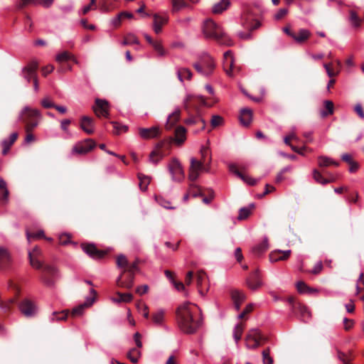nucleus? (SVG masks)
<instances>
[{
  "label": "nucleus",
  "instance_id": "obj_1",
  "mask_svg": "<svg viewBox=\"0 0 364 364\" xmlns=\"http://www.w3.org/2000/svg\"><path fill=\"white\" fill-rule=\"evenodd\" d=\"M177 323L186 333H193L200 325V309L194 304L184 302L177 309Z\"/></svg>",
  "mask_w": 364,
  "mask_h": 364
},
{
  "label": "nucleus",
  "instance_id": "obj_2",
  "mask_svg": "<svg viewBox=\"0 0 364 364\" xmlns=\"http://www.w3.org/2000/svg\"><path fill=\"white\" fill-rule=\"evenodd\" d=\"M203 33L206 38H213L221 44L231 46L232 41L225 35L222 27L212 19H207L203 22Z\"/></svg>",
  "mask_w": 364,
  "mask_h": 364
},
{
  "label": "nucleus",
  "instance_id": "obj_3",
  "mask_svg": "<svg viewBox=\"0 0 364 364\" xmlns=\"http://www.w3.org/2000/svg\"><path fill=\"white\" fill-rule=\"evenodd\" d=\"M41 118V114L37 109L31 108L26 106L23 108L19 114L18 119L26 123V132H32L39 123Z\"/></svg>",
  "mask_w": 364,
  "mask_h": 364
},
{
  "label": "nucleus",
  "instance_id": "obj_4",
  "mask_svg": "<svg viewBox=\"0 0 364 364\" xmlns=\"http://www.w3.org/2000/svg\"><path fill=\"white\" fill-rule=\"evenodd\" d=\"M198 73L204 76L211 75L215 68L213 59L208 55H204L198 63L193 64Z\"/></svg>",
  "mask_w": 364,
  "mask_h": 364
},
{
  "label": "nucleus",
  "instance_id": "obj_5",
  "mask_svg": "<svg viewBox=\"0 0 364 364\" xmlns=\"http://www.w3.org/2000/svg\"><path fill=\"white\" fill-rule=\"evenodd\" d=\"M168 169L173 181L181 182L184 179L185 173L183 167L177 159H171L168 165Z\"/></svg>",
  "mask_w": 364,
  "mask_h": 364
},
{
  "label": "nucleus",
  "instance_id": "obj_6",
  "mask_svg": "<svg viewBox=\"0 0 364 364\" xmlns=\"http://www.w3.org/2000/svg\"><path fill=\"white\" fill-rule=\"evenodd\" d=\"M208 171V166L195 158L191 159L188 178L191 181H196L201 172Z\"/></svg>",
  "mask_w": 364,
  "mask_h": 364
},
{
  "label": "nucleus",
  "instance_id": "obj_7",
  "mask_svg": "<svg viewBox=\"0 0 364 364\" xmlns=\"http://www.w3.org/2000/svg\"><path fill=\"white\" fill-rule=\"evenodd\" d=\"M263 339L264 337L258 329H251L245 337V346L248 349H255Z\"/></svg>",
  "mask_w": 364,
  "mask_h": 364
},
{
  "label": "nucleus",
  "instance_id": "obj_8",
  "mask_svg": "<svg viewBox=\"0 0 364 364\" xmlns=\"http://www.w3.org/2000/svg\"><path fill=\"white\" fill-rule=\"evenodd\" d=\"M96 146V143L91 139H87L84 141L76 143L73 149V154L84 155L89 153Z\"/></svg>",
  "mask_w": 364,
  "mask_h": 364
},
{
  "label": "nucleus",
  "instance_id": "obj_9",
  "mask_svg": "<svg viewBox=\"0 0 364 364\" xmlns=\"http://www.w3.org/2000/svg\"><path fill=\"white\" fill-rule=\"evenodd\" d=\"M109 105L105 100L96 99L95 105L93 106V111L97 117H109Z\"/></svg>",
  "mask_w": 364,
  "mask_h": 364
},
{
  "label": "nucleus",
  "instance_id": "obj_10",
  "mask_svg": "<svg viewBox=\"0 0 364 364\" xmlns=\"http://www.w3.org/2000/svg\"><path fill=\"white\" fill-rule=\"evenodd\" d=\"M138 132L139 136L146 140L157 138L161 134V129L158 126L149 128L139 127Z\"/></svg>",
  "mask_w": 364,
  "mask_h": 364
},
{
  "label": "nucleus",
  "instance_id": "obj_11",
  "mask_svg": "<svg viewBox=\"0 0 364 364\" xmlns=\"http://www.w3.org/2000/svg\"><path fill=\"white\" fill-rule=\"evenodd\" d=\"M241 24L244 28L252 31L259 27L260 23L255 18L252 14H244L242 16Z\"/></svg>",
  "mask_w": 364,
  "mask_h": 364
},
{
  "label": "nucleus",
  "instance_id": "obj_12",
  "mask_svg": "<svg viewBox=\"0 0 364 364\" xmlns=\"http://www.w3.org/2000/svg\"><path fill=\"white\" fill-rule=\"evenodd\" d=\"M164 144V141L158 143L154 149L150 153L149 158L150 163L156 165L165 156L166 154L162 150Z\"/></svg>",
  "mask_w": 364,
  "mask_h": 364
},
{
  "label": "nucleus",
  "instance_id": "obj_13",
  "mask_svg": "<svg viewBox=\"0 0 364 364\" xmlns=\"http://www.w3.org/2000/svg\"><path fill=\"white\" fill-rule=\"evenodd\" d=\"M38 68V63L36 62H31L26 66L22 68L21 75L28 82H31L35 77H37L36 70Z\"/></svg>",
  "mask_w": 364,
  "mask_h": 364
},
{
  "label": "nucleus",
  "instance_id": "obj_14",
  "mask_svg": "<svg viewBox=\"0 0 364 364\" xmlns=\"http://www.w3.org/2000/svg\"><path fill=\"white\" fill-rule=\"evenodd\" d=\"M21 312L27 317L34 316L37 312L36 306L29 300L25 299L19 304Z\"/></svg>",
  "mask_w": 364,
  "mask_h": 364
},
{
  "label": "nucleus",
  "instance_id": "obj_15",
  "mask_svg": "<svg viewBox=\"0 0 364 364\" xmlns=\"http://www.w3.org/2000/svg\"><path fill=\"white\" fill-rule=\"evenodd\" d=\"M224 60H223V66L225 70V73L228 75L232 77V68L234 65V56L233 53L231 50H227L224 53L223 55Z\"/></svg>",
  "mask_w": 364,
  "mask_h": 364
},
{
  "label": "nucleus",
  "instance_id": "obj_16",
  "mask_svg": "<svg viewBox=\"0 0 364 364\" xmlns=\"http://www.w3.org/2000/svg\"><path fill=\"white\" fill-rule=\"evenodd\" d=\"M196 279L198 292L202 296H204L206 292L208 291V286L205 285V287H203V284L206 283L207 279L205 273L203 271L198 272L196 276Z\"/></svg>",
  "mask_w": 364,
  "mask_h": 364
},
{
  "label": "nucleus",
  "instance_id": "obj_17",
  "mask_svg": "<svg viewBox=\"0 0 364 364\" xmlns=\"http://www.w3.org/2000/svg\"><path fill=\"white\" fill-rule=\"evenodd\" d=\"M122 272L117 279V284L118 287L125 289H131L134 285V275L127 273V276L124 277Z\"/></svg>",
  "mask_w": 364,
  "mask_h": 364
},
{
  "label": "nucleus",
  "instance_id": "obj_18",
  "mask_svg": "<svg viewBox=\"0 0 364 364\" xmlns=\"http://www.w3.org/2000/svg\"><path fill=\"white\" fill-rule=\"evenodd\" d=\"M181 109L176 107L174 110L168 115L165 123V128L167 130L171 129L181 119Z\"/></svg>",
  "mask_w": 364,
  "mask_h": 364
},
{
  "label": "nucleus",
  "instance_id": "obj_19",
  "mask_svg": "<svg viewBox=\"0 0 364 364\" xmlns=\"http://www.w3.org/2000/svg\"><path fill=\"white\" fill-rule=\"evenodd\" d=\"M94 302H95L94 296L87 297L85 301L83 304H80L73 309L72 313H71L72 316H80L82 315L85 309L86 308L91 306Z\"/></svg>",
  "mask_w": 364,
  "mask_h": 364
},
{
  "label": "nucleus",
  "instance_id": "obj_20",
  "mask_svg": "<svg viewBox=\"0 0 364 364\" xmlns=\"http://www.w3.org/2000/svg\"><path fill=\"white\" fill-rule=\"evenodd\" d=\"M151 318L153 324L156 326L164 327L165 323V311L159 309L152 312Z\"/></svg>",
  "mask_w": 364,
  "mask_h": 364
},
{
  "label": "nucleus",
  "instance_id": "obj_21",
  "mask_svg": "<svg viewBox=\"0 0 364 364\" xmlns=\"http://www.w3.org/2000/svg\"><path fill=\"white\" fill-rule=\"evenodd\" d=\"M153 29L154 32L158 34L161 32L162 26L168 22V18L166 16H161L156 14L153 15Z\"/></svg>",
  "mask_w": 364,
  "mask_h": 364
},
{
  "label": "nucleus",
  "instance_id": "obj_22",
  "mask_svg": "<svg viewBox=\"0 0 364 364\" xmlns=\"http://www.w3.org/2000/svg\"><path fill=\"white\" fill-rule=\"evenodd\" d=\"M247 286L252 290H256L262 285L257 270L255 271L247 280Z\"/></svg>",
  "mask_w": 364,
  "mask_h": 364
},
{
  "label": "nucleus",
  "instance_id": "obj_23",
  "mask_svg": "<svg viewBox=\"0 0 364 364\" xmlns=\"http://www.w3.org/2000/svg\"><path fill=\"white\" fill-rule=\"evenodd\" d=\"M230 5V0H220L213 5L211 11L214 14H220L226 11Z\"/></svg>",
  "mask_w": 364,
  "mask_h": 364
},
{
  "label": "nucleus",
  "instance_id": "obj_24",
  "mask_svg": "<svg viewBox=\"0 0 364 364\" xmlns=\"http://www.w3.org/2000/svg\"><path fill=\"white\" fill-rule=\"evenodd\" d=\"M232 300L237 310L240 309L241 304L245 300V294L237 289H233L230 292Z\"/></svg>",
  "mask_w": 364,
  "mask_h": 364
},
{
  "label": "nucleus",
  "instance_id": "obj_25",
  "mask_svg": "<svg viewBox=\"0 0 364 364\" xmlns=\"http://www.w3.org/2000/svg\"><path fill=\"white\" fill-rule=\"evenodd\" d=\"M291 254V250H274L269 254V259L271 262H276L279 260L287 259Z\"/></svg>",
  "mask_w": 364,
  "mask_h": 364
},
{
  "label": "nucleus",
  "instance_id": "obj_26",
  "mask_svg": "<svg viewBox=\"0 0 364 364\" xmlns=\"http://www.w3.org/2000/svg\"><path fill=\"white\" fill-rule=\"evenodd\" d=\"M82 248L86 254L92 258H100L104 255V253L98 250L93 245H82Z\"/></svg>",
  "mask_w": 364,
  "mask_h": 364
},
{
  "label": "nucleus",
  "instance_id": "obj_27",
  "mask_svg": "<svg viewBox=\"0 0 364 364\" xmlns=\"http://www.w3.org/2000/svg\"><path fill=\"white\" fill-rule=\"evenodd\" d=\"M80 127L87 134H92L94 132V123L92 118L84 116L81 119Z\"/></svg>",
  "mask_w": 364,
  "mask_h": 364
},
{
  "label": "nucleus",
  "instance_id": "obj_28",
  "mask_svg": "<svg viewBox=\"0 0 364 364\" xmlns=\"http://www.w3.org/2000/svg\"><path fill=\"white\" fill-rule=\"evenodd\" d=\"M240 123L247 127L248 126L250 122H252V110L250 109H248V108H243L240 110Z\"/></svg>",
  "mask_w": 364,
  "mask_h": 364
},
{
  "label": "nucleus",
  "instance_id": "obj_29",
  "mask_svg": "<svg viewBox=\"0 0 364 364\" xmlns=\"http://www.w3.org/2000/svg\"><path fill=\"white\" fill-rule=\"evenodd\" d=\"M186 139V129L182 127H177L175 129L174 141L177 145L182 144Z\"/></svg>",
  "mask_w": 364,
  "mask_h": 364
},
{
  "label": "nucleus",
  "instance_id": "obj_30",
  "mask_svg": "<svg viewBox=\"0 0 364 364\" xmlns=\"http://www.w3.org/2000/svg\"><path fill=\"white\" fill-rule=\"evenodd\" d=\"M318 164L320 167H328L331 165L338 166L339 163L330 157L326 156H319L318 157Z\"/></svg>",
  "mask_w": 364,
  "mask_h": 364
},
{
  "label": "nucleus",
  "instance_id": "obj_31",
  "mask_svg": "<svg viewBox=\"0 0 364 364\" xmlns=\"http://www.w3.org/2000/svg\"><path fill=\"white\" fill-rule=\"evenodd\" d=\"M348 21L350 26L354 28H359L363 22V19L360 18L357 13L353 10L349 12Z\"/></svg>",
  "mask_w": 364,
  "mask_h": 364
},
{
  "label": "nucleus",
  "instance_id": "obj_32",
  "mask_svg": "<svg viewBox=\"0 0 364 364\" xmlns=\"http://www.w3.org/2000/svg\"><path fill=\"white\" fill-rule=\"evenodd\" d=\"M55 60L59 63H62L68 60H73L76 63H77L74 55L68 51H63L60 53H58L55 57Z\"/></svg>",
  "mask_w": 364,
  "mask_h": 364
},
{
  "label": "nucleus",
  "instance_id": "obj_33",
  "mask_svg": "<svg viewBox=\"0 0 364 364\" xmlns=\"http://www.w3.org/2000/svg\"><path fill=\"white\" fill-rule=\"evenodd\" d=\"M178 79L183 82L184 79L191 80L192 77L191 71L186 68H178L176 70Z\"/></svg>",
  "mask_w": 364,
  "mask_h": 364
},
{
  "label": "nucleus",
  "instance_id": "obj_34",
  "mask_svg": "<svg viewBox=\"0 0 364 364\" xmlns=\"http://www.w3.org/2000/svg\"><path fill=\"white\" fill-rule=\"evenodd\" d=\"M201 161L203 163L209 166L211 162L210 151L207 146H202L200 149Z\"/></svg>",
  "mask_w": 364,
  "mask_h": 364
},
{
  "label": "nucleus",
  "instance_id": "obj_35",
  "mask_svg": "<svg viewBox=\"0 0 364 364\" xmlns=\"http://www.w3.org/2000/svg\"><path fill=\"white\" fill-rule=\"evenodd\" d=\"M310 36V31L307 29L301 28L298 33H294V40L297 43H302L307 40Z\"/></svg>",
  "mask_w": 364,
  "mask_h": 364
},
{
  "label": "nucleus",
  "instance_id": "obj_36",
  "mask_svg": "<svg viewBox=\"0 0 364 364\" xmlns=\"http://www.w3.org/2000/svg\"><path fill=\"white\" fill-rule=\"evenodd\" d=\"M117 294L118 296L117 298H112L111 299V300L114 303H121V302L129 303L133 299V296L130 293L122 294L120 292H117Z\"/></svg>",
  "mask_w": 364,
  "mask_h": 364
},
{
  "label": "nucleus",
  "instance_id": "obj_37",
  "mask_svg": "<svg viewBox=\"0 0 364 364\" xmlns=\"http://www.w3.org/2000/svg\"><path fill=\"white\" fill-rule=\"evenodd\" d=\"M185 123L188 125H192L198 123H201L202 127L201 129H204L205 127V120L198 114L197 116H193L190 114L189 117L185 120Z\"/></svg>",
  "mask_w": 364,
  "mask_h": 364
},
{
  "label": "nucleus",
  "instance_id": "obj_38",
  "mask_svg": "<svg viewBox=\"0 0 364 364\" xmlns=\"http://www.w3.org/2000/svg\"><path fill=\"white\" fill-rule=\"evenodd\" d=\"M43 275L42 276V279L47 284H50L51 283L49 281H47L46 279V274H50L51 276H56L58 274V269L54 266L47 265L43 268Z\"/></svg>",
  "mask_w": 364,
  "mask_h": 364
},
{
  "label": "nucleus",
  "instance_id": "obj_39",
  "mask_svg": "<svg viewBox=\"0 0 364 364\" xmlns=\"http://www.w3.org/2000/svg\"><path fill=\"white\" fill-rule=\"evenodd\" d=\"M268 249L267 239L265 237L262 243L252 247V252L256 255H259Z\"/></svg>",
  "mask_w": 364,
  "mask_h": 364
},
{
  "label": "nucleus",
  "instance_id": "obj_40",
  "mask_svg": "<svg viewBox=\"0 0 364 364\" xmlns=\"http://www.w3.org/2000/svg\"><path fill=\"white\" fill-rule=\"evenodd\" d=\"M172 13H176L188 6V4L185 0H171Z\"/></svg>",
  "mask_w": 364,
  "mask_h": 364
},
{
  "label": "nucleus",
  "instance_id": "obj_41",
  "mask_svg": "<svg viewBox=\"0 0 364 364\" xmlns=\"http://www.w3.org/2000/svg\"><path fill=\"white\" fill-rule=\"evenodd\" d=\"M68 315V311H62L60 312L54 311L51 314L50 317V321H64L67 318Z\"/></svg>",
  "mask_w": 364,
  "mask_h": 364
},
{
  "label": "nucleus",
  "instance_id": "obj_42",
  "mask_svg": "<svg viewBox=\"0 0 364 364\" xmlns=\"http://www.w3.org/2000/svg\"><path fill=\"white\" fill-rule=\"evenodd\" d=\"M243 330H244V326L241 323H237L235 326L233 332H232V336H233L234 340L236 342V343H237L239 342V341L241 339V336H242Z\"/></svg>",
  "mask_w": 364,
  "mask_h": 364
},
{
  "label": "nucleus",
  "instance_id": "obj_43",
  "mask_svg": "<svg viewBox=\"0 0 364 364\" xmlns=\"http://www.w3.org/2000/svg\"><path fill=\"white\" fill-rule=\"evenodd\" d=\"M10 255L7 250L0 247V267H3L9 262Z\"/></svg>",
  "mask_w": 364,
  "mask_h": 364
},
{
  "label": "nucleus",
  "instance_id": "obj_44",
  "mask_svg": "<svg viewBox=\"0 0 364 364\" xmlns=\"http://www.w3.org/2000/svg\"><path fill=\"white\" fill-rule=\"evenodd\" d=\"M313 178L317 183L323 185H326L331 181V180L324 178L322 174L316 169H314L313 171Z\"/></svg>",
  "mask_w": 364,
  "mask_h": 364
},
{
  "label": "nucleus",
  "instance_id": "obj_45",
  "mask_svg": "<svg viewBox=\"0 0 364 364\" xmlns=\"http://www.w3.org/2000/svg\"><path fill=\"white\" fill-rule=\"evenodd\" d=\"M254 204H251L250 207H244L240 208L238 215L239 220H245L248 218L251 213V210L254 208Z\"/></svg>",
  "mask_w": 364,
  "mask_h": 364
},
{
  "label": "nucleus",
  "instance_id": "obj_46",
  "mask_svg": "<svg viewBox=\"0 0 364 364\" xmlns=\"http://www.w3.org/2000/svg\"><path fill=\"white\" fill-rule=\"evenodd\" d=\"M138 178L139 180V186L140 189L142 191H146L147 189L148 185L150 183V178L142 174H139Z\"/></svg>",
  "mask_w": 364,
  "mask_h": 364
},
{
  "label": "nucleus",
  "instance_id": "obj_47",
  "mask_svg": "<svg viewBox=\"0 0 364 364\" xmlns=\"http://www.w3.org/2000/svg\"><path fill=\"white\" fill-rule=\"evenodd\" d=\"M325 108L326 110L321 111V115L325 117L329 114H331L333 112V104L331 101L326 100L324 102Z\"/></svg>",
  "mask_w": 364,
  "mask_h": 364
},
{
  "label": "nucleus",
  "instance_id": "obj_48",
  "mask_svg": "<svg viewBox=\"0 0 364 364\" xmlns=\"http://www.w3.org/2000/svg\"><path fill=\"white\" fill-rule=\"evenodd\" d=\"M140 351L136 348H133L127 353V358L134 363H136L140 357Z\"/></svg>",
  "mask_w": 364,
  "mask_h": 364
},
{
  "label": "nucleus",
  "instance_id": "obj_49",
  "mask_svg": "<svg viewBox=\"0 0 364 364\" xmlns=\"http://www.w3.org/2000/svg\"><path fill=\"white\" fill-rule=\"evenodd\" d=\"M0 189L3 190L2 200L7 202L9 199V190L6 187V183L3 178H0Z\"/></svg>",
  "mask_w": 364,
  "mask_h": 364
},
{
  "label": "nucleus",
  "instance_id": "obj_50",
  "mask_svg": "<svg viewBox=\"0 0 364 364\" xmlns=\"http://www.w3.org/2000/svg\"><path fill=\"white\" fill-rule=\"evenodd\" d=\"M112 124H113L114 133L115 134H119L122 132H126L128 129V127L126 125L119 124L115 122H112Z\"/></svg>",
  "mask_w": 364,
  "mask_h": 364
},
{
  "label": "nucleus",
  "instance_id": "obj_51",
  "mask_svg": "<svg viewBox=\"0 0 364 364\" xmlns=\"http://www.w3.org/2000/svg\"><path fill=\"white\" fill-rule=\"evenodd\" d=\"M151 46H153L156 52H157L159 55L164 56L166 55V51L161 41H156Z\"/></svg>",
  "mask_w": 364,
  "mask_h": 364
},
{
  "label": "nucleus",
  "instance_id": "obj_52",
  "mask_svg": "<svg viewBox=\"0 0 364 364\" xmlns=\"http://www.w3.org/2000/svg\"><path fill=\"white\" fill-rule=\"evenodd\" d=\"M28 258L30 260V264L32 267H33L36 269H40L43 268V263L39 259V257H28Z\"/></svg>",
  "mask_w": 364,
  "mask_h": 364
},
{
  "label": "nucleus",
  "instance_id": "obj_53",
  "mask_svg": "<svg viewBox=\"0 0 364 364\" xmlns=\"http://www.w3.org/2000/svg\"><path fill=\"white\" fill-rule=\"evenodd\" d=\"M41 105L46 109L48 108H53L55 106V103L53 101L50 99V97L46 96L44 97L41 102Z\"/></svg>",
  "mask_w": 364,
  "mask_h": 364
},
{
  "label": "nucleus",
  "instance_id": "obj_54",
  "mask_svg": "<svg viewBox=\"0 0 364 364\" xmlns=\"http://www.w3.org/2000/svg\"><path fill=\"white\" fill-rule=\"evenodd\" d=\"M194 97L195 96L192 95H187L183 100V108L188 114L190 112V104Z\"/></svg>",
  "mask_w": 364,
  "mask_h": 364
},
{
  "label": "nucleus",
  "instance_id": "obj_55",
  "mask_svg": "<svg viewBox=\"0 0 364 364\" xmlns=\"http://www.w3.org/2000/svg\"><path fill=\"white\" fill-rule=\"evenodd\" d=\"M262 362L264 364H273V359L269 355V349H265L262 353Z\"/></svg>",
  "mask_w": 364,
  "mask_h": 364
},
{
  "label": "nucleus",
  "instance_id": "obj_56",
  "mask_svg": "<svg viewBox=\"0 0 364 364\" xmlns=\"http://www.w3.org/2000/svg\"><path fill=\"white\" fill-rule=\"evenodd\" d=\"M296 310H298L304 318H309L310 316V313L308 309L301 303L296 304Z\"/></svg>",
  "mask_w": 364,
  "mask_h": 364
},
{
  "label": "nucleus",
  "instance_id": "obj_57",
  "mask_svg": "<svg viewBox=\"0 0 364 364\" xmlns=\"http://www.w3.org/2000/svg\"><path fill=\"white\" fill-rule=\"evenodd\" d=\"M117 264L119 267H124L126 269L128 265L127 257L123 255H119L117 258Z\"/></svg>",
  "mask_w": 364,
  "mask_h": 364
},
{
  "label": "nucleus",
  "instance_id": "obj_58",
  "mask_svg": "<svg viewBox=\"0 0 364 364\" xmlns=\"http://www.w3.org/2000/svg\"><path fill=\"white\" fill-rule=\"evenodd\" d=\"M296 289L301 294L307 293L308 291L310 290V287H309L304 282H298L296 283Z\"/></svg>",
  "mask_w": 364,
  "mask_h": 364
},
{
  "label": "nucleus",
  "instance_id": "obj_59",
  "mask_svg": "<svg viewBox=\"0 0 364 364\" xmlns=\"http://www.w3.org/2000/svg\"><path fill=\"white\" fill-rule=\"evenodd\" d=\"M223 119L222 117L219 115H214L213 116L210 124L213 127H216L218 126H220L223 124Z\"/></svg>",
  "mask_w": 364,
  "mask_h": 364
},
{
  "label": "nucleus",
  "instance_id": "obj_60",
  "mask_svg": "<svg viewBox=\"0 0 364 364\" xmlns=\"http://www.w3.org/2000/svg\"><path fill=\"white\" fill-rule=\"evenodd\" d=\"M139 311L142 314L143 316L146 318H149V314L148 306L145 304H139L137 305Z\"/></svg>",
  "mask_w": 364,
  "mask_h": 364
},
{
  "label": "nucleus",
  "instance_id": "obj_61",
  "mask_svg": "<svg viewBox=\"0 0 364 364\" xmlns=\"http://www.w3.org/2000/svg\"><path fill=\"white\" fill-rule=\"evenodd\" d=\"M240 179H242L245 183H246L248 185L254 186L257 183V180L255 178H253L249 176H245L242 173V176L239 177Z\"/></svg>",
  "mask_w": 364,
  "mask_h": 364
},
{
  "label": "nucleus",
  "instance_id": "obj_62",
  "mask_svg": "<svg viewBox=\"0 0 364 364\" xmlns=\"http://www.w3.org/2000/svg\"><path fill=\"white\" fill-rule=\"evenodd\" d=\"M111 0H102V4L100 7V11L103 13H108L111 11L112 8L110 6Z\"/></svg>",
  "mask_w": 364,
  "mask_h": 364
},
{
  "label": "nucleus",
  "instance_id": "obj_63",
  "mask_svg": "<svg viewBox=\"0 0 364 364\" xmlns=\"http://www.w3.org/2000/svg\"><path fill=\"white\" fill-rule=\"evenodd\" d=\"M138 268V263L137 262H134L132 264H128L127 268L123 271V272H127L130 274L134 275L135 271L137 270Z\"/></svg>",
  "mask_w": 364,
  "mask_h": 364
},
{
  "label": "nucleus",
  "instance_id": "obj_64",
  "mask_svg": "<svg viewBox=\"0 0 364 364\" xmlns=\"http://www.w3.org/2000/svg\"><path fill=\"white\" fill-rule=\"evenodd\" d=\"M28 253V257H40L42 255V252L38 246L34 247L31 250H29Z\"/></svg>",
  "mask_w": 364,
  "mask_h": 364
}]
</instances>
